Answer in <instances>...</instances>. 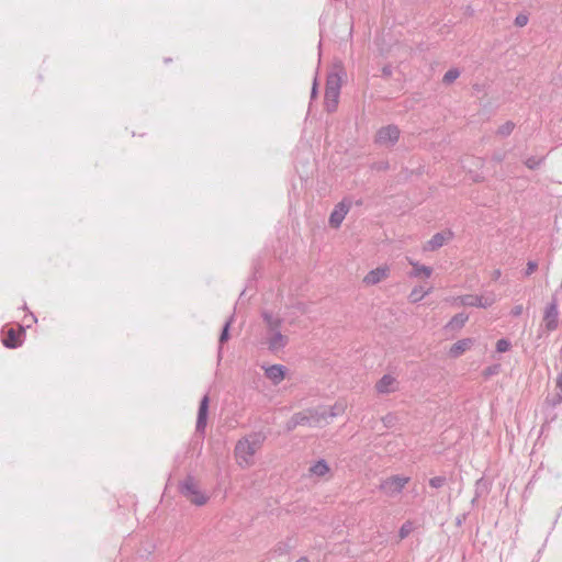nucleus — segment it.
Returning a JSON list of instances; mask_svg holds the SVG:
<instances>
[{"label": "nucleus", "instance_id": "f257e3e1", "mask_svg": "<svg viewBox=\"0 0 562 562\" xmlns=\"http://www.w3.org/2000/svg\"><path fill=\"white\" fill-rule=\"evenodd\" d=\"M263 319L268 326L267 336L265 338V344L268 346V349L272 352L283 349L288 344V337L278 330L280 319L269 313H263Z\"/></svg>", "mask_w": 562, "mask_h": 562}, {"label": "nucleus", "instance_id": "f03ea898", "mask_svg": "<svg viewBox=\"0 0 562 562\" xmlns=\"http://www.w3.org/2000/svg\"><path fill=\"white\" fill-rule=\"evenodd\" d=\"M26 317L30 318V323H27L25 326L18 325V328H2V344L5 348L16 349L23 345L25 339V328H30L32 324L37 322L36 316L32 312H30Z\"/></svg>", "mask_w": 562, "mask_h": 562}, {"label": "nucleus", "instance_id": "7ed1b4c3", "mask_svg": "<svg viewBox=\"0 0 562 562\" xmlns=\"http://www.w3.org/2000/svg\"><path fill=\"white\" fill-rule=\"evenodd\" d=\"M181 494L193 505L202 506L209 501V496L200 488L193 479H186L180 485Z\"/></svg>", "mask_w": 562, "mask_h": 562}, {"label": "nucleus", "instance_id": "20e7f679", "mask_svg": "<svg viewBox=\"0 0 562 562\" xmlns=\"http://www.w3.org/2000/svg\"><path fill=\"white\" fill-rule=\"evenodd\" d=\"M409 481V476L400 474L391 475L390 477H386L380 483L379 490L389 497H395L403 492L405 485Z\"/></svg>", "mask_w": 562, "mask_h": 562}, {"label": "nucleus", "instance_id": "39448f33", "mask_svg": "<svg viewBox=\"0 0 562 562\" xmlns=\"http://www.w3.org/2000/svg\"><path fill=\"white\" fill-rule=\"evenodd\" d=\"M400 134V128L394 124H390L378 130L374 142L381 147H392L398 140Z\"/></svg>", "mask_w": 562, "mask_h": 562}, {"label": "nucleus", "instance_id": "423d86ee", "mask_svg": "<svg viewBox=\"0 0 562 562\" xmlns=\"http://www.w3.org/2000/svg\"><path fill=\"white\" fill-rule=\"evenodd\" d=\"M543 326L548 331H553L559 326V305L555 297L544 308Z\"/></svg>", "mask_w": 562, "mask_h": 562}, {"label": "nucleus", "instance_id": "0eeeda50", "mask_svg": "<svg viewBox=\"0 0 562 562\" xmlns=\"http://www.w3.org/2000/svg\"><path fill=\"white\" fill-rule=\"evenodd\" d=\"M293 416L299 426L317 427L323 424L318 407L315 409H310L308 412L295 413Z\"/></svg>", "mask_w": 562, "mask_h": 562}, {"label": "nucleus", "instance_id": "6e6552de", "mask_svg": "<svg viewBox=\"0 0 562 562\" xmlns=\"http://www.w3.org/2000/svg\"><path fill=\"white\" fill-rule=\"evenodd\" d=\"M346 407H347V404L345 401H337L331 406H319L318 411H319V414L322 415V422L324 424H328L329 418H334V417L342 415L346 411Z\"/></svg>", "mask_w": 562, "mask_h": 562}, {"label": "nucleus", "instance_id": "1a4fd4ad", "mask_svg": "<svg viewBox=\"0 0 562 562\" xmlns=\"http://www.w3.org/2000/svg\"><path fill=\"white\" fill-rule=\"evenodd\" d=\"M268 434H270V429L263 428L248 435V458L256 453L257 449L266 440Z\"/></svg>", "mask_w": 562, "mask_h": 562}, {"label": "nucleus", "instance_id": "9d476101", "mask_svg": "<svg viewBox=\"0 0 562 562\" xmlns=\"http://www.w3.org/2000/svg\"><path fill=\"white\" fill-rule=\"evenodd\" d=\"M349 206L350 204L346 203V201H341L335 206L329 216V224L331 227L338 228L340 226L349 211Z\"/></svg>", "mask_w": 562, "mask_h": 562}, {"label": "nucleus", "instance_id": "9b49d317", "mask_svg": "<svg viewBox=\"0 0 562 562\" xmlns=\"http://www.w3.org/2000/svg\"><path fill=\"white\" fill-rule=\"evenodd\" d=\"M265 374L272 383L278 384L284 379L285 367L282 364H272L265 368Z\"/></svg>", "mask_w": 562, "mask_h": 562}, {"label": "nucleus", "instance_id": "f8f14e48", "mask_svg": "<svg viewBox=\"0 0 562 562\" xmlns=\"http://www.w3.org/2000/svg\"><path fill=\"white\" fill-rule=\"evenodd\" d=\"M387 277V268L386 267H378L371 270L364 278L363 282L367 285H374L381 282L383 279Z\"/></svg>", "mask_w": 562, "mask_h": 562}, {"label": "nucleus", "instance_id": "ddd939ff", "mask_svg": "<svg viewBox=\"0 0 562 562\" xmlns=\"http://www.w3.org/2000/svg\"><path fill=\"white\" fill-rule=\"evenodd\" d=\"M450 237H451L450 233H448V234L437 233L430 238V240L427 241L424 249L434 251V250L440 248L441 246H443L449 240Z\"/></svg>", "mask_w": 562, "mask_h": 562}, {"label": "nucleus", "instance_id": "4468645a", "mask_svg": "<svg viewBox=\"0 0 562 562\" xmlns=\"http://www.w3.org/2000/svg\"><path fill=\"white\" fill-rule=\"evenodd\" d=\"M308 471L311 475L323 477L330 472V467L325 459L319 458L311 464Z\"/></svg>", "mask_w": 562, "mask_h": 562}, {"label": "nucleus", "instance_id": "2eb2a0df", "mask_svg": "<svg viewBox=\"0 0 562 562\" xmlns=\"http://www.w3.org/2000/svg\"><path fill=\"white\" fill-rule=\"evenodd\" d=\"M233 319H234V315H232L229 318H227L222 326L220 337H218V357H221V355H222L223 345L231 337V326H232Z\"/></svg>", "mask_w": 562, "mask_h": 562}, {"label": "nucleus", "instance_id": "dca6fc26", "mask_svg": "<svg viewBox=\"0 0 562 562\" xmlns=\"http://www.w3.org/2000/svg\"><path fill=\"white\" fill-rule=\"evenodd\" d=\"M472 342L473 340L471 338L458 340L451 346L449 355L453 358L461 356L465 350H468L471 347Z\"/></svg>", "mask_w": 562, "mask_h": 562}, {"label": "nucleus", "instance_id": "f3484780", "mask_svg": "<svg viewBox=\"0 0 562 562\" xmlns=\"http://www.w3.org/2000/svg\"><path fill=\"white\" fill-rule=\"evenodd\" d=\"M469 316L465 313L456 314L446 325V328L449 330H458L464 326Z\"/></svg>", "mask_w": 562, "mask_h": 562}, {"label": "nucleus", "instance_id": "a211bd4d", "mask_svg": "<svg viewBox=\"0 0 562 562\" xmlns=\"http://www.w3.org/2000/svg\"><path fill=\"white\" fill-rule=\"evenodd\" d=\"M409 263L413 266V271L409 273V276L413 278H419L422 276L429 278L432 273V269L428 266H424L412 260Z\"/></svg>", "mask_w": 562, "mask_h": 562}, {"label": "nucleus", "instance_id": "6ab92c4d", "mask_svg": "<svg viewBox=\"0 0 562 562\" xmlns=\"http://www.w3.org/2000/svg\"><path fill=\"white\" fill-rule=\"evenodd\" d=\"M207 408H209V398L206 396H204L203 400L201 401L200 408H199V416H198V423H196L198 429H204V427L206 425Z\"/></svg>", "mask_w": 562, "mask_h": 562}, {"label": "nucleus", "instance_id": "aec40b11", "mask_svg": "<svg viewBox=\"0 0 562 562\" xmlns=\"http://www.w3.org/2000/svg\"><path fill=\"white\" fill-rule=\"evenodd\" d=\"M340 92L325 91V109L327 112H334L337 109Z\"/></svg>", "mask_w": 562, "mask_h": 562}, {"label": "nucleus", "instance_id": "412c9836", "mask_svg": "<svg viewBox=\"0 0 562 562\" xmlns=\"http://www.w3.org/2000/svg\"><path fill=\"white\" fill-rule=\"evenodd\" d=\"M543 404L549 408H555L558 405L562 404V389H559V391L554 393H548Z\"/></svg>", "mask_w": 562, "mask_h": 562}, {"label": "nucleus", "instance_id": "4be33fe9", "mask_svg": "<svg viewBox=\"0 0 562 562\" xmlns=\"http://www.w3.org/2000/svg\"><path fill=\"white\" fill-rule=\"evenodd\" d=\"M340 77L336 72H331L327 77L326 81V90L325 91H335L340 92Z\"/></svg>", "mask_w": 562, "mask_h": 562}, {"label": "nucleus", "instance_id": "5701e85b", "mask_svg": "<svg viewBox=\"0 0 562 562\" xmlns=\"http://www.w3.org/2000/svg\"><path fill=\"white\" fill-rule=\"evenodd\" d=\"M457 300H460L461 306L480 307L481 300H479V295L465 294L457 296Z\"/></svg>", "mask_w": 562, "mask_h": 562}, {"label": "nucleus", "instance_id": "b1692460", "mask_svg": "<svg viewBox=\"0 0 562 562\" xmlns=\"http://www.w3.org/2000/svg\"><path fill=\"white\" fill-rule=\"evenodd\" d=\"M479 300H481L480 307L487 308L496 302V294L494 292H487L483 295H479Z\"/></svg>", "mask_w": 562, "mask_h": 562}, {"label": "nucleus", "instance_id": "393cba45", "mask_svg": "<svg viewBox=\"0 0 562 562\" xmlns=\"http://www.w3.org/2000/svg\"><path fill=\"white\" fill-rule=\"evenodd\" d=\"M414 530V524L412 520H406L402 524L398 529V538L400 540H404L409 536V533Z\"/></svg>", "mask_w": 562, "mask_h": 562}, {"label": "nucleus", "instance_id": "a878e982", "mask_svg": "<svg viewBox=\"0 0 562 562\" xmlns=\"http://www.w3.org/2000/svg\"><path fill=\"white\" fill-rule=\"evenodd\" d=\"M429 293H430V289L423 290V288H414L409 294V300L412 302H419Z\"/></svg>", "mask_w": 562, "mask_h": 562}, {"label": "nucleus", "instance_id": "bb28decb", "mask_svg": "<svg viewBox=\"0 0 562 562\" xmlns=\"http://www.w3.org/2000/svg\"><path fill=\"white\" fill-rule=\"evenodd\" d=\"M543 414H544V424L542 426V429L547 425L553 423L557 419V413L554 412V408L546 407L544 404H543Z\"/></svg>", "mask_w": 562, "mask_h": 562}, {"label": "nucleus", "instance_id": "cd10ccee", "mask_svg": "<svg viewBox=\"0 0 562 562\" xmlns=\"http://www.w3.org/2000/svg\"><path fill=\"white\" fill-rule=\"evenodd\" d=\"M235 454L238 463L243 464L246 461V448L241 441L236 445Z\"/></svg>", "mask_w": 562, "mask_h": 562}, {"label": "nucleus", "instance_id": "c85d7f7f", "mask_svg": "<svg viewBox=\"0 0 562 562\" xmlns=\"http://www.w3.org/2000/svg\"><path fill=\"white\" fill-rule=\"evenodd\" d=\"M447 483V477L443 475H438L429 479L428 484L432 488H440Z\"/></svg>", "mask_w": 562, "mask_h": 562}, {"label": "nucleus", "instance_id": "c756f323", "mask_svg": "<svg viewBox=\"0 0 562 562\" xmlns=\"http://www.w3.org/2000/svg\"><path fill=\"white\" fill-rule=\"evenodd\" d=\"M460 76V71L456 68L449 69L442 78V81L447 85L453 82Z\"/></svg>", "mask_w": 562, "mask_h": 562}, {"label": "nucleus", "instance_id": "7c9ffc66", "mask_svg": "<svg viewBox=\"0 0 562 562\" xmlns=\"http://www.w3.org/2000/svg\"><path fill=\"white\" fill-rule=\"evenodd\" d=\"M514 123L510 122V121H507L506 123H504L503 125L499 126L497 133L501 135V136H508L513 130H514Z\"/></svg>", "mask_w": 562, "mask_h": 562}, {"label": "nucleus", "instance_id": "2f4dec72", "mask_svg": "<svg viewBox=\"0 0 562 562\" xmlns=\"http://www.w3.org/2000/svg\"><path fill=\"white\" fill-rule=\"evenodd\" d=\"M542 158H539V157H529L525 160V165L527 168L533 170L536 168H538L540 166V164L542 162Z\"/></svg>", "mask_w": 562, "mask_h": 562}, {"label": "nucleus", "instance_id": "473e14b6", "mask_svg": "<svg viewBox=\"0 0 562 562\" xmlns=\"http://www.w3.org/2000/svg\"><path fill=\"white\" fill-rule=\"evenodd\" d=\"M395 382V378L392 374H384L375 386H391Z\"/></svg>", "mask_w": 562, "mask_h": 562}, {"label": "nucleus", "instance_id": "72a5a7b5", "mask_svg": "<svg viewBox=\"0 0 562 562\" xmlns=\"http://www.w3.org/2000/svg\"><path fill=\"white\" fill-rule=\"evenodd\" d=\"M510 348L509 340L502 338L496 342V350L497 352H506Z\"/></svg>", "mask_w": 562, "mask_h": 562}, {"label": "nucleus", "instance_id": "f704fd0d", "mask_svg": "<svg viewBox=\"0 0 562 562\" xmlns=\"http://www.w3.org/2000/svg\"><path fill=\"white\" fill-rule=\"evenodd\" d=\"M289 550H290V546L288 543L280 542L277 544L274 552L278 553L279 555H282V554L288 553Z\"/></svg>", "mask_w": 562, "mask_h": 562}, {"label": "nucleus", "instance_id": "c9c22d12", "mask_svg": "<svg viewBox=\"0 0 562 562\" xmlns=\"http://www.w3.org/2000/svg\"><path fill=\"white\" fill-rule=\"evenodd\" d=\"M527 23H528V16H527V15H525V14H519V15H517V16H516V19H515V24H516L517 26H520V27H521V26H525Z\"/></svg>", "mask_w": 562, "mask_h": 562}, {"label": "nucleus", "instance_id": "e433bc0d", "mask_svg": "<svg viewBox=\"0 0 562 562\" xmlns=\"http://www.w3.org/2000/svg\"><path fill=\"white\" fill-rule=\"evenodd\" d=\"M537 268H538V265L536 261H528L525 274L526 276L532 274L537 270Z\"/></svg>", "mask_w": 562, "mask_h": 562}, {"label": "nucleus", "instance_id": "4c0bfd02", "mask_svg": "<svg viewBox=\"0 0 562 562\" xmlns=\"http://www.w3.org/2000/svg\"><path fill=\"white\" fill-rule=\"evenodd\" d=\"M482 483H483V479L477 480L476 483H475L476 490H475V496L471 501L472 506H474L476 504L477 498L480 497L479 490H480V486H481Z\"/></svg>", "mask_w": 562, "mask_h": 562}, {"label": "nucleus", "instance_id": "58836bf2", "mask_svg": "<svg viewBox=\"0 0 562 562\" xmlns=\"http://www.w3.org/2000/svg\"><path fill=\"white\" fill-rule=\"evenodd\" d=\"M297 426H299V425L296 424L295 418H294V416L292 415V417H291V418L286 422V424H285V429H286L288 431H292V430H294Z\"/></svg>", "mask_w": 562, "mask_h": 562}, {"label": "nucleus", "instance_id": "ea45409f", "mask_svg": "<svg viewBox=\"0 0 562 562\" xmlns=\"http://www.w3.org/2000/svg\"><path fill=\"white\" fill-rule=\"evenodd\" d=\"M522 311H524V307L522 305H515L512 311H510V314L515 317H518L522 314Z\"/></svg>", "mask_w": 562, "mask_h": 562}, {"label": "nucleus", "instance_id": "a19ab883", "mask_svg": "<svg viewBox=\"0 0 562 562\" xmlns=\"http://www.w3.org/2000/svg\"><path fill=\"white\" fill-rule=\"evenodd\" d=\"M468 514H461L456 517V526L460 527L465 521Z\"/></svg>", "mask_w": 562, "mask_h": 562}, {"label": "nucleus", "instance_id": "79ce46f5", "mask_svg": "<svg viewBox=\"0 0 562 562\" xmlns=\"http://www.w3.org/2000/svg\"><path fill=\"white\" fill-rule=\"evenodd\" d=\"M245 295H246V288H244L241 291H240V294H239V297H238V301H237V305H239L240 307L245 304Z\"/></svg>", "mask_w": 562, "mask_h": 562}, {"label": "nucleus", "instance_id": "37998d69", "mask_svg": "<svg viewBox=\"0 0 562 562\" xmlns=\"http://www.w3.org/2000/svg\"><path fill=\"white\" fill-rule=\"evenodd\" d=\"M498 368H499L498 366H494V367L488 368V369L486 370V374H487V375H491V374L496 373V372L498 371Z\"/></svg>", "mask_w": 562, "mask_h": 562}, {"label": "nucleus", "instance_id": "c03bdc74", "mask_svg": "<svg viewBox=\"0 0 562 562\" xmlns=\"http://www.w3.org/2000/svg\"><path fill=\"white\" fill-rule=\"evenodd\" d=\"M501 274H502L501 270H499V269H496V270H494V271H493V273H492V279H493V280H498V279L501 278Z\"/></svg>", "mask_w": 562, "mask_h": 562}, {"label": "nucleus", "instance_id": "a18cd8bd", "mask_svg": "<svg viewBox=\"0 0 562 562\" xmlns=\"http://www.w3.org/2000/svg\"><path fill=\"white\" fill-rule=\"evenodd\" d=\"M316 94H317V83H316V80H314L312 92H311L312 99L315 98Z\"/></svg>", "mask_w": 562, "mask_h": 562}, {"label": "nucleus", "instance_id": "49530a36", "mask_svg": "<svg viewBox=\"0 0 562 562\" xmlns=\"http://www.w3.org/2000/svg\"><path fill=\"white\" fill-rule=\"evenodd\" d=\"M379 391V393L381 394H390L392 393L393 391H395L396 389H376Z\"/></svg>", "mask_w": 562, "mask_h": 562}, {"label": "nucleus", "instance_id": "de8ad7c7", "mask_svg": "<svg viewBox=\"0 0 562 562\" xmlns=\"http://www.w3.org/2000/svg\"><path fill=\"white\" fill-rule=\"evenodd\" d=\"M392 419L393 417L391 415H386L384 418H383V422L386 426H389L391 423H392Z\"/></svg>", "mask_w": 562, "mask_h": 562}, {"label": "nucleus", "instance_id": "09e8293b", "mask_svg": "<svg viewBox=\"0 0 562 562\" xmlns=\"http://www.w3.org/2000/svg\"><path fill=\"white\" fill-rule=\"evenodd\" d=\"M295 562H310L308 558L307 557H301L300 559H297Z\"/></svg>", "mask_w": 562, "mask_h": 562}, {"label": "nucleus", "instance_id": "8fccbe9b", "mask_svg": "<svg viewBox=\"0 0 562 562\" xmlns=\"http://www.w3.org/2000/svg\"><path fill=\"white\" fill-rule=\"evenodd\" d=\"M452 304H453V305H458V306H460V300H457V297H454V299L452 300Z\"/></svg>", "mask_w": 562, "mask_h": 562}, {"label": "nucleus", "instance_id": "3c124183", "mask_svg": "<svg viewBox=\"0 0 562 562\" xmlns=\"http://www.w3.org/2000/svg\"><path fill=\"white\" fill-rule=\"evenodd\" d=\"M494 158H495V160H497V161H502V160H503V156H501V155H497V156H495Z\"/></svg>", "mask_w": 562, "mask_h": 562}, {"label": "nucleus", "instance_id": "603ef678", "mask_svg": "<svg viewBox=\"0 0 562 562\" xmlns=\"http://www.w3.org/2000/svg\"><path fill=\"white\" fill-rule=\"evenodd\" d=\"M22 308H23V310H25V311L27 310L26 303H24V304L22 305Z\"/></svg>", "mask_w": 562, "mask_h": 562}, {"label": "nucleus", "instance_id": "864d4df0", "mask_svg": "<svg viewBox=\"0 0 562 562\" xmlns=\"http://www.w3.org/2000/svg\"><path fill=\"white\" fill-rule=\"evenodd\" d=\"M171 61V58H165V63Z\"/></svg>", "mask_w": 562, "mask_h": 562}]
</instances>
